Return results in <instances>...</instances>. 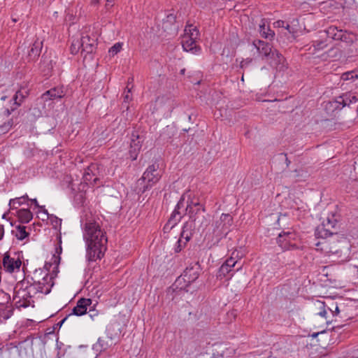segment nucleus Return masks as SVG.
Segmentation results:
<instances>
[{
    "label": "nucleus",
    "mask_w": 358,
    "mask_h": 358,
    "mask_svg": "<svg viewBox=\"0 0 358 358\" xmlns=\"http://www.w3.org/2000/svg\"><path fill=\"white\" fill-rule=\"evenodd\" d=\"M83 239L86 243V259L95 262L103 257L106 250V232L99 218L87 217L83 224Z\"/></svg>",
    "instance_id": "obj_1"
},
{
    "label": "nucleus",
    "mask_w": 358,
    "mask_h": 358,
    "mask_svg": "<svg viewBox=\"0 0 358 358\" xmlns=\"http://www.w3.org/2000/svg\"><path fill=\"white\" fill-rule=\"evenodd\" d=\"M61 257L55 256L53 263H45L43 268L35 269L31 275L32 283L31 285L36 288L37 293L48 294L54 286V279L59 273V265Z\"/></svg>",
    "instance_id": "obj_2"
},
{
    "label": "nucleus",
    "mask_w": 358,
    "mask_h": 358,
    "mask_svg": "<svg viewBox=\"0 0 358 358\" xmlns=\"http://www.w3.org/2000/svg\"><path fill=\"white\" fill-rule=\"evenodd\" d=\"M36 288L29 282H18L14 288L13 302L17 308H27L33 306V297L36 294Z\"/></svg>",
    "instance_id": "obj_3"
},
{
    "label": "nucleus",
    "mask_w": 358,
    "mask_h": 358,
    "mask_svg": "<svg viewBox=\"0 0 358 358\" xmlns=\"http://www.w3.org/2000/svg\"><path fill=\"white\" fill-rule=\"evenodd\" d=\"M253 45L257 49L259 54L267 59L272 66L275 67L280 71L287 69V66L285 64V59L284 57L277 50H272L270 44L258 40L255 41Z\"/></svg>",
    "instance_id": "obj_4"
},
{
    "label": "nucleus",
    "mask_w": 358,
    "mask_h": 358,
    "mask_svg": "<svg viewBox=\"0 0 358 358\" xmlns=\"http://www.w3.org/2000/svg\"><path fill=\"white\" fill-rule=\"evenodd\" d=\"M199 37V31L196 27L192 24L186 26L184 34L181 38V44L183 50L186 52L197 54L201 50L196 44Z\"/></svg>",
    "instance_id": "obj_5"
},
{
    "label": "nucleus",
    "mask_w": 358,
    "mask_h": 358,
    "mask_svg": "<svg viewBox=\"0 0 358 358\" xmlns=\"http://www.w3.org/2000/svg\"><path fill=\"white\" fill-rule=\"evenodd\" d=\"M233 224L234 219L229 213H222L210 227L213 235L217 239L225 237L231 231Z\"/></svg>",
    "instance_id": "obj_6"
},
{
    "label": "nucleus",
    "mask_w": 358,
    "mask_h": 358,
    "mask_svg": "<svg viewBox=\"0 0 358 358\" xmlns=\"http://www.w3.org/2000/svg\"><path fill=\"white\" fill-rule=\"evenodd\" d=\"M235 252H233L231 257L227 258L221 265L217 273V278L222 280L227 278L229 280L232 278L236 271L242 268V265H239V260L234 257Z\"/></svg>",
    "instance_id": "obj_7"
},
{
    "label": "nucleus",
    "mask_w": 358,
    "mask_h": 358,
    "mask_svg": "<svg viewBox=\"0 0 358 358\" xmlns=\"http://www.w3.org/2000/svg\"><path fill=\"white\" fill-rule=\"evenodd\" d=\"M158 169L159 166L157 164L149 166L143 173L142 177L138 180V184H141L142 182L146 183L145 186L143 187V192H145L159 181L162 178V173Z\"/></svg>",
    "instance_id": "obj_8"
},
{
    "label": "nucleus",
    "mask_w": 358,
    "mask_h": 358,
    "mask_svg": "<svg viewBox=\"0 0 358 358\" xmlns=\"http://www.w3.org/2000/svg\"><path fill=\"white\" fill-rule=\"evenodd\" d=\"M299 236L293 230L282 231L277 238L279 246L284 250H294L298 248Z\"/></svg>",
    "instance_id": "obj_9"
},
{
    "label": "nucleus",
    "mask_w": 358,
    "mask_h": 358,
    "mask_svg": "<svg viewBox=\"0 0 358 358\" xmlns=\"http://www.w3.org/2000/svg\"><path fill=\"white\" fill-rule=\"evenodd\" d=\"M185 211L186 214L189 215V218L192 220L189 223L193 224L192 222H196V219L199 218L198 215L205 211V208L200 202L199 198L196 196L190 197V195H189Z\"/></svg>",
    "instance_id": "obj_10"
},
{
    "label": "nucleus",
    "mask_w": 358,
    "mask_h": 358,
    "mask_svg": "<svg viewBox=\"0 0 358 358\" xmlns=\"http://www.w3.org/2000/svg\"><path fill=\"white\" fill-rule=\"evenodd\" d=\"M22 266V259L19 255L5 253L2 260L3 270L9 273L18 272Z\"/></svg>",
    "instance_id": "obj_11"
},
{
    "label": "nucleus",
    "mask_w": 358,
    "mask_h": 358,
    "mask_svg": "<svg viewBox=\"0 0 358 358\" xmlns=\"http://www.w3.org/2000/svg\"><path fill=\"white\" fill-rule=\"evenodd\" d=\"M324 35L330 38L333 40L336 41H341L348 43V41L351 42V45L356 46L357 45V41L353 42L352 36L347 34L342 29H338L335 26H330L327 29H325L323 32Z\"/></svg>",
    "instance_id": "obj_12"
},
{
    "label": "nucleus",
    "mask_w": 358,
    "mask_h": 358,
    "mask_svg": "<svg viewBox=\"0 0 358 358\" xmlns=\"http://www.w3.org/2000/svg\"><path fill=\"white\" fill-rule=\"evenodd\" d=\"M194 226L192 223L186 222L182 228L180 237L178 240L174 247L175 252H180L186 245V243L190 240L193 234V228Z\"/></svg>",
    "instance_id": "obj_13"
},
{
    "label": "nucleus",
    "mask_w": 358,
    "mask_h": 358,
    "mask_svg": "<svg viewBox=\"0 0 358 358\" xmlns=\"http://www.w3.org/2000/svg\"><path fill=\"white\" fill-rule=\"evenodd\" d=\"M313 308L315 315L320 316L325 320V324H328L332 322V319L328 315V305L320 300H317L313 303Z\"/></svg>",
    "instance_id": "obj_14"
},
{
    "label": "nucleus",
    "mask_w": 358,
    "mask_h": 358,
    "mask_svg": "<svg viewBox=\"0 0 358 358\" xmlns=\"http://www.w3.org/2000/svg\"><path fill=\"white\" fill-rule=\"evenodd\" d=\"M200 269L198 265L186 268L180 278L189 285L194 282L199 276Z\"/></svg>",
    "instance_id": "obj_15"
},
{
    "label": "nucleus",
    "mask_w": 358,
    "mask_h": 358,
    "mask_svg": "<svg viewBox=\"0 0 358 358\" xmlns=\"http://www.w3.org/2000/svg\"><path fill=\"white\" fill-rule=\"evenodd\" d=\"M15 108H12L11 110L9 109H5L2 113H0V132L5 134L8 132L12 127L13 122L10 117L11 111H13Z\"/></svg>",
    "instance_id": "obj_16"
},
{
    "label": "nucleus",
    "mask_w": 358,
    "mask_h": 358,
    "mask_svg": "<svg viewBox=\"0 0 358 358\" xmlns=\"http://www.w3.org/2000/svg\"><path fill=\"white\" fill-rule=\"evenodd\" d=\"M185 207V197L182 196L179 201L178 202L174 210L173 211L170 219L169 220L168 224L171 225L172 228L178 222H179L182 218V213L180 209Z\"/></svg>",
    "instance_id": "obj_17"
},
{
    "label": "nucleus",
    "mask_w": 358,
    "mask_h": 358,
    "mask_svg": "<svg viewBox=\"0 0 358 358\" xmlns=\"http://www.w3.org/2000/svg\"><path fill=\"white\" fill-rule=\"evenodd\" d=\"M92 303V300L90 299H85L82 298L79 299L77 302L76 306L73 308L71 315L82 316L87 313V307L90 306Z\"/></svg>",
    "instance_id": "obj_18"
},
{
    "label": "nucleus",
    "mask_w": 358,
    "mask_h": 358,
    "mask_svg": "<svg viewBox=\"0 0 358 358\" xmlns=\"http://www.w3.org/2000/svg\"><path fill=\"white\" fill-rule=\"evenodd\" d=\"M97 171L96 164H92L85 170L83 173V180L87 185H94L96 183L98 178L96 176Z\"/></svg>",
    "instance_id": "obj_19"
},
{
    "label": "nucleus",
    "mask_w": 358,
    "mask_h": 358,
    "mask_svg": "<svg viewBox=\"0 0 358 358\" xmlns=\"http://www.w3.org/2000/svg\"><path fill=\"white\" fill-rule=\"evenodd\" d=\"M113 345V340L111 338L101 337L99 338L97 342L93 345V350L98 354H101L103 352L107 350Z\"/></svg>",
    "instance_id": "obj_20"
},
{
    "label": "nucleus",
    "mask_w": 358,
    "mask_h": 358,
    "mask_svg": "<svg viewBox=\"0 0 358 358\" xmlns=\"http://www.w3.org/2000/svg\"><path fill=\"white\" fill-rule=\"evenodd\" d=\"M65 95L64 92L61 87H53L41 95V99L44 101L48 100H54L56 99H61Z\"/></svg>",
    "instance_id": "obj_21"
},
{
    "label": "nucleus",
    "mask_w": 358,
    "mask_h": 358,
    "mask_svg": "<svg viewBox=\"0 0 358 358\" xmlns=\"http://www.w3.org/2000/svg\"><path fill=\"white\" fill-rule=\"evenodd\" d=\"M332 243L326 239H322L317 243V250H321L325 255L330 256L331 255L338 254L339 250H331Z\"/></svg>",
    "instance_id": "obj_22"
},
{
    "label": "nucleus",
    "mask_w": 358,
    "mask_h": 358,
    "mask_svg": "<svg viewBox=\"0 0 358 358\" xmlns=\"http://www.w3.org/2000/svg\"><path fill=\"white\" fill-rule=\"evenodd\" d=\"M81 41H83V52H86L87 54L92 53L95 48V39L90 38L88 35H85L81 36Z\"/></svg>",
    "instance_id": "obj_23"
},
{
    "label": "nucleus",
    "mask_w": 358,
    "mask_h": 358,
    "mask_svg": "<svg viewBox=\"0 0 358 358\" xmlns=\"http://www.w3.org/2000/svg\"><path fill=\"white\" fill-rule=\"evenodd\" d=\"M259 33L260 35L264 38H273L275 33L272 31L267 21L265 19H262L259 24Z\"/></svg>",
    "instance_id": "obj_24"
},
{
    "label": "nucleus",
    "mask_w": 358,
    "mask_h": 358,
    "mask_svg": "<svg viewBox=\"0 0 358 358\" xmlns=\"http://www.w3.org/2000/svg\"><path fill=\"white\" fill-rule=\"evenodd\" d=\"M42 49V42L36 40L32 44L28 52V57L31 61H35L39 57Z\"/></svg>",
    "instance_id": "obj_25"
},
{
    "label": "nucleus",
    "mask_w": 358,
    "mask_h": 358,
    "mask_svg": "<svg viewBox=\"0 0 358 358\" xmlns=\"http://www.w3.org/2000/svg\"><path fill=\"white\" fill-rule=\"evenodd\" d=\"M327 46V42L324 39H317L313 41L311 46L309 48L310 52L315 54L318 51L324 49Z\"/></svg>",
    "instance_id": "obj_26"
},
{
    "label": "nucleus",
    "mask_w": 358,
    "mask_h": 358,
    "mask_svg": "<svg viewBox=\"0 0 358 358\" xmlns=\"http://www.w3.org/2000/svg\"><path fill=\"white\" fill-rule=\"evenodd\" d=\"M17 216L20 222L28 223L33 218L32 213L28 208H22L17 211Z\"/></svg>",
    "instance_id": "obj_27"
},
{
    "label": "nucleus",
    "mask_w": 358,
    "mask_h": 358,
    "mask_svg": "<svg viewBox=\"0 0 358 358\" xmlns=\"http://www.w3.org/2000/svg\"><path fill=\"white\" fill-rule=\"evenodd\" d=\"M29 92L26 88H21L17 90L14 95L13 99L14 101V104L17 106H20L24 99L28 96Z\"/></svg>",
    "instance_id": "obj_28"
},
{
    "label": "nucleus",
    "mask_w": 358,
    "mask_h": 358,
    "mask_svg": "<svg viewBox=\"0 0 358 358\" xmlns=\"http://www.w3.org/2000/svg\"><path fill=\"white\" fill-rule=\"evenodd\" d=\"M12 234L20 241L24 240L28 236L29 233L26 231V227L17 225L12 230Z\"/></svg>",
    "instance_id": "obj_29"
},
{
    "label": "nucleus",
    "mask_w": 358,
    "mask_h": 358,
    "mask_svg": "<svg viewBox=\"0 0 358 358\" xmlns=\"http://www.w3.org/2000/svg\"><path fill=\"white\" fill-rule=\"evenodd\" d=\"M27 201H29V198L27 194H25L22 196L10 199L9 201V206L12 209L17 208Z\"/></svg>",
    "instance_id": "obj_30"
},
{
    "label": "nucleus",
    "mask_w": 358,
    "mask_h": 358,
    "mask_svg": "<svg viewBox=\"0 0 358 358\" xmlns=\"http://www.w3.org/2000/svg\"><path fill=\"white\" fill-rule=\"evenodd\" d=\"M83 41H81V37L79 38L73 39V41H72L71 48H70L71 52L73 55H76L80 51L81 52H83Z\"/></svg>",
    "instance_id": "obj_31"
},
{
    "label": "nucleus",
    "mask_w": 358,
    "mask_h": 358,
    "mask_svg": "<svg viewBox=\"0 0 358 358\" xmlns=\"http://www.w3.org/2000/svg\"><path fill=\"white\" fill-rule=\"evenodd\" d=\"M350 98H352L351 92H346L336 99V103L342 105V107L350 106L351 105Z\"/></svg>",
    "instance_id": "obj_32"
},
{
    "label": "nucleus",
    "mask_w": 358,
    "mask_h": 358,
    "mask_svg": "<svg viewBox=\"0 0 358 358\" xmlns=\"http://www.w3.org/2000/svg\"><path fill=\"white\" fill-rule=\"evenodd\" d=\"M340 313L339 308L336 303L331 302L330 306L328 305V315L330 318L333 320V317L337 316Z\"/></svg>",
    "instance_id": "obj_33"
},
{
    "label": "nucleus",
    "mask_w": 358,
    "mask_h": 358,
    "mask_svg": "<svg viewBox=\"0 0 358 358\" xmlns=\"http://www.w3.org/2000/svg\"><path fill=\"white\" fill-rule=\"evenodd\" d=\"M341 78L343 80H355L356 79H358V73L353 71H348V72L343 73L341 75Z\"/></svg>",
    "instance_id": "obj_34"
},
{
    "label": "nucleus",
    "mask_w": 358,
    "mask_h": 358,
    "mask_svg": "<svg viewBox=\"0 0 358 358\" xmlns=\"http://www.w3.org/2000/svg\"><path fill=\"white\" fill-rule=\"evenodd\" d=\"M131 147L138 146L139 149L141 148V141L140 140L139 135L136 132H133L131 134Z\"/></svg>",
    "instance_id": "obj_35"
},
{
    "label": "nucleus",
    "mask_w": 358,
    "mask_h": 358,
    "mask_svg": "<svg viewBox=\"0 0 358 358\" xmlns=\"http://www.w3.org/2000/svg\"><path fill=\"white\" fill-rule=\"evenodd\" d=\"M139 148L138 146L131 147L129 150V157L131 160H136L138 157V153L140 152Z\"/></svg>",
    "instance_id": "obj_36"
},
{
    "label": "nucleus",
    "mask_w": 358,
    "mask_h": 358,
    "mask_svg": "<svg viewBox=\"0 0 358 358\" xmlns=\"http://www.w3.org/2000/svg\"><path fill=\"white\" fill-rule=\"evenodd\" d=\"M122 43H116L114 44L110 49H109V53L114 56L115 55L117 54L120 50H122Z\"/></svg>",
    "instance_id": "obj_37"
},
{
    "label": "nucleus",
    "mask_w": 358,
    "mask_h": 358,
    "mask_svg": "<svg viewBox=\"0 0 358 358\" xmlns=\"http://www.w3.org/2000/svg\"><path fill=\"white\" fill-rule=\"evenodd\" d=\"M274 24L277 27H285L286 29H289V24H287L285 26V22L282 20H278L274 23Z\"/></svg>",
    "instance_id": "obj_38"
},
{
    "label": "nucleus",
    "mask_w": 358,
    "mask_h": 358,
    "mask_svg": "<svg viewBox=\"0 0 358 358\" xmlns=\"http://www.w3.org/2000/svg\"><path fill=\"white\" fill-rule=\"evenodd\" d=\"M252 62V59L251 58H247L245 59H243L241 62V67L244 68L245 66H248L249 64H251Z\"/></svg>",
    "instance_id": "obj_39"
},
{
    "label": "nucleus",
    "mask_w": 358,
    "mask_h": 358,
    "mask_svg": "<svg viewBox=\"0 0 358 358\" xmlns=\"http://www.w3.org/2000/svg\"><path fill=\"white\" fill-rule=\"evenodd\" d=\"M62 248L61 245H59L57 248H56L55 253L52 255L51 262L50 263H53V257L55 256H59L60 257V254L62 253Z\"/></svg>",
    "instance_id": "obj_40"
},
{
    "label": "nucleus",
    "mask_w": 358,
    "mask_h": 358,
    "mask_svg": "<svg viewBox=\"0 0 358 358\" xmlns=\"http://www.w3.org/2000/svg\"><path fill=\"white\" fill-rule=\"evenodd\" d=\"M351 96L352 98H350L351 101V104L356 103L358 101V96L355 94V93L351 92Z\"/></svg>",
    "instance_id": "obj_41"
},
{
    "label": "nucleus",
    "mask_w": 358,
    "mask_h": 358,
    "mask_svg": "<svg viewBox=\"0 0 358 358\" xmlns=\"http://www.w3.org/2000/svg\"><path fill=\"white\" fill-rule=\"evenodd\" d=\"M29 201H30L31 203H33L36 207L38 208H43V206H40L36 199H29Z\"/></svg>",
    "instance_id": "obj_42"
},
{
    "label": "nucleus",
    "mask_w": 358,
    "mask_h": 358,
    "mask_svg": "<svg viewBox=\"0 0 358 358\" xmlns=\"http://www.w3.org/2000/svg\"><path fill=\"white\" fill-rule=\"evenodd\" d=\"M4 235V228L2 224H0V241L3 238Z\"/></svg>",
    "instance_id": "obj_43"
},
{
    "label": "nucleus",
    "mask_w": 358,
    "mask_h": 358,
    "mask_svg": "<svg viewBox=\"0 0 358 358\" xmlns=\"http://www.w3.org/2000/svg\"><path fill=\"white\" fill-rule=\"evenodd\" d=\"M324 332H325V329H322L321 331H318V332L313 333V334L311 335V336H312L313 338H315V337H317V336H318V334H323V333H324Z\"/></svg>",
    "instance_id": "obj_44"
},
{
    "label": "nucleus",
    "mask_w": 358,
    "mask_h": 358,
    "mask_svg": "<svg viewBox=\"0 0 358 358\" xmlns=\"http://www.w3.org/2000/svg\"><path fill=\"white\" fill-rule=\"evenodd\" d=\"M338 52V48H331L329 50V54L334 53V55H336V53Z\"/></svg>",
    "instance_id": "obj_45"
},
{
    "label": "nucleus",
    "mask_w": 358,
    "mask_h": 358,
    "mask_svg": "<svg viewBox=\"0 0 358 358\" xmlns=\"http://www.w3.org/2000/svg\"><path fill=\"white\" fill-rule=\"evenodd\" d=\"M130 99H131V97H130V96L129 94V92H128L127 94L124 95V101H129Z\"/></svg>",
    "instance_id": "obj_46"
},
{
    "label": "nucleus",
    "mask_w": 358,
    "mask_h": 358,
    "mask_svg": "<svg viewBox=\"0 0 358 358\" xmlns=\"http://www.w3.org/2000/svg\"><path fill=\"white\" fill-rule=\"evenodd\" d=\"M202 220H205V222H206V223H205V224H203V222L202 221V222H201L200 225H199V227H203V226H206V224H207V220L205 219V217H204V216H203V215L202 216Z\"/></svg>",
    "instance_id": "obj_47"
},
{
    "label": "nucleus",
    "mask_w": 358,
    "mask_h": 358,
    "mask_svg": "<svg viewBox=\"0 0 358 358\" xmlns=\"http://www.w3.org/2000/svg\"><path fill=\"white\" fill-rule=\"evenodd\" d=\"M331 243H332V245H331V250L338 249L340 250V249L338 248L337 244L335 242H333Z\"/></svg>",
    "instance_id": "obj_48"
},
{
    "label": "nucleus",
    "mask_w": 358,
    "mask_h": 358,
    "mask_svg": "<svg viewBox=\"0 0 358 358\" xmlns=\"http://www.w3.org/2000/svg\"><path fill=\"white\" fill-rule=\"evenodd\" d=\"M100 1V0H92V3H98Z\"/></svg>",
    "instance_id": "obj_49"
},
{
    "label": "nucleus",
    "mask_w": 358,
    "mask_h": 358,
    "mask_svg": "<svg viewBox=\"0 0 358 358\" xmlns=\"http://www.w3.org/2000/svg\"><path fill=\"white\" fill-rule=\"evenodd\" d=\"M6 96H1V99L2 101H5V100H6Z\"/></svg>",
    "instance_id": "obj_50"
},
{
    "label": "nucleus",
    "mask_w": 358,
    "mask_h": 358,
    "mask_svg": "<svg viewBox=\"0 0 358 358\" xmlns=\"http://www.w3.org/2000/svg\"><path fill=\"white\" fill-rule=\"evenodd\" d=\"M106 1H107V2H108V3L112 1V0H106Z\"/></svg>",
    "instance_id": "obj_51"
},
{
    "label": "nucleus",
    "mask_w": 358,
    "mask_h": 358,
    "mask_svg": "<svg viewBox=\"0 0 358 358\" xmlns=\"http://www.w3.org/2000/svg\"><path fill=\"white\" fill-rule=\"evenodd\" d=\"M268 358H272V357H268Z\"/></svg>",
    "instance_id": "obj_52"
}]
</instances>
